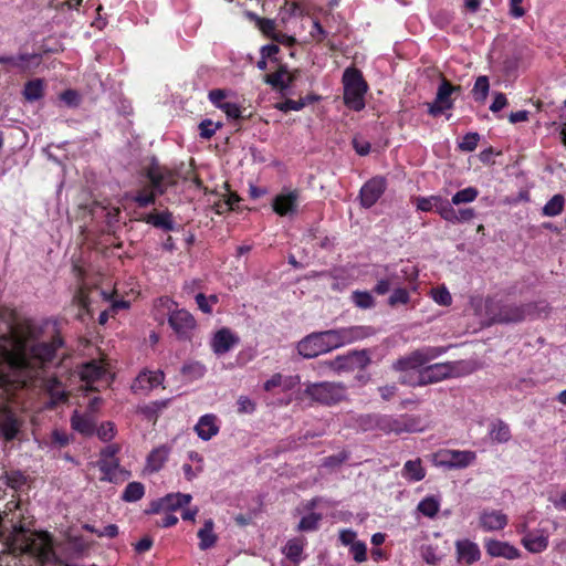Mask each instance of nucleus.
I'll use <instances>...</instances> for the list:
<instances>
[{"mask_svg": "<svg viewBox=\"0 0 566 566\" xmlns=\"http://www.w3.org/2000/svg\"><path fill=\"white\" fill-rule=\"evenodd\" d=\"M457 367L454 363H439L422 368L417 373L416 379L400 378L402 384L410 386H423L439 382L448 377L455 375Z\"/></svg>", "mask_w": 566, "mask_h": 566, "instance_id": "1a4fd4ad", "label": "nucleus"}, {"mask_svg": "<svg viewBox=\"0 0 566 566\" xmlns=\"http://www.w3.org/2000/svg\"><path fill=\"white\" fill-rule=\"evenodd\" d=\"M422 559L429 565H436L439 562L436 548L431 545H424L420 549Z\"/></svg>", "mask_w": 566, "mask_h": 566, "instance_id": "6e6d98bb", "label": "nucleus"}, {"mask_svg": "<svg viewBox=\"0 0 566 566\" xmlns=\"http://www.w3.org/2000/svg\"><path fill=\"white\" fill-rule=\"evenodd\" d=\"M490 437L500 443L507 442L511 438L509 426L501 420L493 422L490 429Z\"/></svg>", "mask_w": 566, "mask_h": 566, "instance_id": "ea45409f", "label": "nucleus"}, {"mask_svg": "<svg viewBox=\"0 0 566 566\" xmlns=\"http://www.w3.org/2000/svg\"><path fill=\"white\" fill-rule=\"evenodd\" d=\"M486 553L492 557H503L506 559H515L520 556L518 549L507 542L497 539H488L484 543Z\"/></svg>", "mask_w": 566, "mask_h": 566, "instance_id": "b1692460", "label": "nucleus"}, {"mask_svg": "<svg viewBox=\"0 0 566 566\" xmlns=\"http://www.w3.org/2000/svg\"><path fill=\"white\" fill-rule=\"evenodd\" d=\"M305 394L319 403L333 405L345 398L346 390L340 384L325 381L308 384Z\"/></svg>", "mask_w": 566, "mask_h": 566, "instance_id": "9b49d317", "label": "nucleus"}, {"mask_svg": "<svg viewBox=\"0 0 566 566\" xmlns=\"http://www.w3.org/2000/svg\"><path fill=\"white\" fill-rule=\"evenodd\" d=\"M228 97V92L223 90H213L209 93L210 102L220 109V105L226 104Z\"/></svg>", "mask_w": 566, "mask_h": 566, "instance_id": "052dcab7", "label": "nucleus"}, {"mask_svg": "<svg viewBox=\"0 0 566 566\" xmlns=\"http://www.w3.org/2000/svg\"><path fill=\"white\" fill-rule=\"evenodd\" d=\"M430 295L433 301L441 306H449L452 303V296L449 290L443 285L431 289Z\"/></svg>", "mask_w": 566, "mask_h": 566, "instance_id": "de8ad7c7", "label": "nucleus"}, {"mask_svg": "<svg viewBox=\"0 0 566 566\" xmlns=\"http://www.w3.org/2000/svg\"><path fill=\"white\" fill-rule=\"evenodd\" d=\"M522 544L531 553H541L548 545V537L542 531L530 532L522 538Z\"/></svg>", "mask_w": 566, "mask_h": 566, "instance_id": "c756f323", "label": "nucleus"}, {"mask_svg": "<svg viewBox=\"0 0 566 566\" xmlns=\"http://www.w3.org/2000/svg\"><path fill=\"white\" fill-rule=\"evenodd\" d=\"M343 86L345 105L355 112L364 109L368 86L360 71L353 67L346 69L343 74Z\"/></svg>", "mask_w": 566, "mask_h": 566, "instance_id": "20e7f679", "label": "nucleus"}, {"mask_svg": "<svg viewBox=\"0 0 566 566\" xmlns=\"http://www.w3.org/2000/svg\"><path fill=\"white\" fill-rule=\"evenodd\" d=\"M219 126H220L219 124H214L212 120L207 119V120L201 122V124L199 125L200 136L202 138L209 139L210 137L213 136V134L219 128Z\"/></svg>", "mask_w": 566, "mask_h": 566, "instance_id": "4d7b16f0", "label": "nucleus"}, {"mask_svg": "<svg viewBox=\"0 0 566 566\" xmlns=\"http://www.w3.org/2000/svg\"><path fill=\"white\" fill-rule=\"evenodd\" d=\"M446 352L447 348L444 347H422L398 359L394 364V368L399 371H411L409 376H402L401 378L416 379L417 373L422 369V366L443 355Z\"/></svg>", "mask_w": 566, "mask_h": 566, "instance_id": "39448f33", "label": "nucleus"}, {"mask_svg": "<svg viewBox=\"0 0 566 566\" xmlns=\"http://www.w3.org/2000/svg\"><path fill=\"white\" fill-rule=\"evenodd\" d=\"M353 303L359 308H371L375 305V298L370 292L367 291H354L352 293Z\"/></svg>", "mask_w": 566, "mask_h": 566, "instance_id": "c03bdc74", "label": "nucleus"}, {"mask_svg": "<svg viewBox=\"0 0 566 566\" xmlns=\"http://www.w3.org/2000/svg\"><path fill=\"white\" fill-rule=\"evenodd\" d=\"M71 427L83 436H91L95 431V416L90 412L74 411L71 417Z\"/></svg>", "mask_w": 566, "mask_h": 566, "instance_id": "a878e982", "label": "nucleus"}, {"mask_svg": "<svg viewBox=\"0 0 566 566\" xmlns=\"http://www.w3.org/2000/svg\"><path fill=\"white\" fill-rule=\"evenodd\" d=\"M81 380L86 384V389L98 390L106 387L112 380L108 364L104 360H92L83 365L80 371Z\"/></svg>", "mask_w": 566, "mask_h": 566, "instance_id": "9d476101", "label": "nucleus"}, {"mask_svg": "<svg viewBox=\"0 0 566 566\" xmlns=\"http://www.w3.org/2000/svg\"><path fill=\"white\" fill-rule=\"evenodd\" d=\"M170 449L166 446H160L154 449L147 458L146 469L150 472L159 471L167 461Z\"/></svg>", "mask_w": 566, "mask_h": 566, "instance_id": "7c9ffc66", "label": "nucleus"}, {"mask_svg": "<svg viewBox=\"0 0 566 566\" xmlns=\"http://www.w3.org/2000/svg\"><path fill=\"white\" fill-rule=\"evenodd\" d=\"M160 304L169 312V324L171 328L181 337H187L189 333L196 327V319L185 310H171L175 303L168 298H160Z\"/></svg>", "mask_w": 566, "mask_h": 566, "instance_id": "f8f14e48", "label": "nucleus"}, {"mask_svg": "<svg viewBox=\"0 0 566 566\" xmlns=\"http://www.w3.org/2000/svg\"><path fill=\"white\" fill-rule=\"evenodd\" d=\"M376 426L387 433H401L408 431L407 419L405 417L380 416L377 417Z\"/></svg>", "mask_w": 566, "mask_h": 566, "instance_id": "cd10ccee", "label": "nucleus"}, {"mask_svg": "<svg viewBox=\"0 0 566 566\" xmlns=\"http://www.w3.org/2000/svg\"><path fill=\"white\" fill-rule=\"evenodd\" d=\"M301 379L297 375H282L280 373L274 374L263 385L265 391H282L286 392L295 388L300 384Z\"/></svg>", "mask_w": 566, "mask_h": 566, "instance_id": "5701e85b", "label": "nucleus"}, {"mask_svg": "<svg viewBox=\"0 0 566 566\" xmlns=\"http://www.w3.org/2000/svg\"><path fill=\"white\" fill-rule=\"evenodd\" d=\"M181 373L190 379H199L206 374V367L198 361H190L182 366Z\"/></svg>", "mask_w": 566, "mask_h": 566, "instance_id": "49530a36", "label": "nucleus"}, {"mask_svg": "<svg viewBox=\"0 0 566 566\" xmlns=\"http://www.w3.org/2000/svg\"><path fill=\"white\" fill-rule=\"evenodd\" d=\"M190 494H184V493H171L167 494L166 496L153 502L151 504V512L153 513H159L161 511H176L187 504L191 501Z\"/></svg>", "mask_w": 566, "mask_h": 566, "instance_id": "412c9836", "label": "nucleus"}, {"mask_svg": "<svg viewBox=\"0 0 566 566\" xmlns=\"http://www.w3.org/2000/svg\"><path fill=\"white\" fill-rule=\"evenodd\" d=\"M303 548V539L294 538L287 542L284 548V553L290 559L297 562L301 557Z\"/></svg>", "mask_w": 566, "mask_h": 566, "instance_id": "09e8293b", "label": "nucleus"}, {"mask_svg": "<svg viewBox=\"0 0 566 566\" xmlns=\"http://www.w3.org/2000/svg\"><path fill=\"white\" fill-rule=\"evenodd\" d=\"M237 405L240 413H252L255 410V403L247 396H240Z\"/></svg>", "mask_w": 566, "mask_h": 566, "instance_id": "bf43d9fd", "label": "nucleus"}, {"mask_svg": "<svg viewBox=\"0 0 566 566\" xmlns=\"http://www.w3.org/2000/svg\"><path fill=\"white\" fill-rule=\"evenodd\" d=\"M457 559L459 563L472 565L481 558V551L479 545L468 538L459 539L454 544Z\"/></svg>", "mask_w": 566, "mask_h": 566, "instance_id": "4be33fe9", "label": "nucleus"}, {"mask_svg": "<svg viewBox=\"0 0 566 566\" xmlns=\"http://www.w3.org/2000/svg\"><path fill=\"white\" fill-rule=\"evenodd\" d=\"M459 90V86H453L447 80H442L438 87L434 101L427 104L428 113L431 116L437 117L443 114L446 111L451 109L454 102L452 94Z\"/></svg>", "mask_w": 566, "mask_h": 566, "instance_id": "ddd939ff", "label": "nucleus"}, {"mask_svg": "<svg viewBox=\"0 0 566 566\" xmlns=\"http://www.w3.org/2000/svg\"><path fill=\"white\" fill-rule=\"evenodd\" d=\"M476 452L472 450L440 449L431 454L434 467L448 470H462L473 465Z\"/></svg>", "mask_w": 566, "mask_h": 566, "instance_id": "423d86ee", "label": "nucleus"}, {"mask_svg": "<svg viewBox=\"0 0 566 566\" xmlns=\"http://www.w3.org/2000/svg\"><path fill=\"white\" fill-rule=\"evenodd\" d=\"M402 475L409 481H421L426 476V470L421 464V460L416 459L407 461L402 469Z\"/></svg>", "mask_w": 566, "mask_h": 566, "instance_id": "c9c22d12", "label": "nucleus"}, {"mask_svg": "<svg viewBox=\"0 0 566 566\" xmlns=\"http://www.w3.org/2000/svg\"><path fill=\"white\" fill-rule=\"evenodd\" d=\"M147 177L150 181L151 190L145 188L136 195L135 201L139 207H147L154 203L155 196L164 193L177 179L176 174L171 169L158 164H154L148 168Z\"/></svg>", "mask_w": 566, "mask_h": 566, "instance_id": "7ed1b4c3", "label": "nucleus"}, {"mask_svg": "<svg viewBox=\"0 0 566 566\" xmlns=\"http://www.w3.org/2000/svg\"><path fill=\"white\" fill-rule=\"evenodd\" d=\"M322 333L327 350L339 348L370 335V328L365 326H349L338 329H329Z\"/></svg>", "mask_w": 566, "mask_h": 566, "instance_id": "6e6552de", "label": "nucleus"}, {"mask_svg": "<svg viewBox=\"0 0 566 566\" xmlns=\"http://www.w3.org/2000/svg\"><path fill=\"white\" fill-rule=\"evenodd\" d=\"M220 109L223 111L229 118L237 119L241 117V109L235 103L228 101L226 104L220 105Z\"/></svg>", "mask_w": 566, "mask_h": 566, "instance_id": "e2e57ef3", "label": "nucleus"}, {"mask_svg": "<svg viewBox=\"0 0 566 566\" xmlns=\"http://www.w3.org/2000/svg\"><path fill=\"white\" fill-rule=\"evenodd\" d=\"M440 509V499L433 495L424 497L419 504H418V511L427 516V517H434Z\"/></svg>", "mask_w": 566, "mask_h": 566, "instance_id": "4c0bfd02", "label": "nucleus"}, {"mask_svg": "<svg viewBox=\"0 0 566 566\" xmlns=\"http://www.w3.org/2000/svg\"><path fill=\"white\" fill-rule=\"evenodd\" d=\"M386 189V180L382 177H375L368 180L360 189V203L365 208L373 207Z\"/></svg>", "mask_w": 566, "mask_h": 566, "instance_id": "2eb2a0df", "label": "nucleus"}, {"mask_svg": "<svg viewBox=\"0 0 566 566\" xmlns=\"http://www.w3.org/2000/svg\"><path fill=\"white\" fill-rule=\"evenodd\" d=\"M479 196V191L474 187L464 188L455 192L451 199V205L459 206L462 203L473 202Z\"/></svg>", "mask_w": 566, "mask_h": 566, "instance_id": "a19ab883", "label": "nucleus"}, {"mask_svg": "<svg viewBox=\"0 0 566 566\" xmlns=\"http://www.w3.org/2000/svg\"><path fill=\"white\" fill-rule=\"evenodd\" d=\"M44 82L40 78L29 81L23 91L25 99L29 102L38 101L43 95Z\"/></svg>", "mask_w": 566, "mask_h": 566, "instance_id": "58836bf2", "label": "nucleus"}, {"mask_svg": "<svg viewBox=\"0 0 566 566\" xmlns=\"http://www.w3.org/2000/svg\"><path fill=\"white\" fill-rule=\"evenodd\" d=\"M0 541L12 553L29 554L41 564L55 559L53 539L48 532L27 530L22 524L7 522L0 516Z\"/></svg>", "mask_w": 566, "mask_h": 566, "instance_id": "f03ea898", "label": "nucleus"}, {"mask_svg": "<svg viewBox=\"0 0 566 566\" xmlns=\"http://www.w3.org/2000/svg\"><path fill=\"white\" fill-rule=\"evenodd\" d=\"M507 522V515L501 510L484 509L479 514V526L485 532L501 531Z\"/></svg>", "mask_w": 566, "mask_h": 566, "instance_id": "f3484780", "label": "nucleus"}, {"mask_svg": "<svg viewBox=\"0 0 566 566\" xmlns=\"http://www.w3.org/2000/svg\"><path fill=\"white\" fill-rule=\"evenodd\" d=\"M44 388L51 396L52 403H59L65 400L66 391L63 384L56 378H48L44 381Z\"/></svg>", "mask_w": 566, "mask_h": 566, "instance_id": "e433bc0d", "label": "nucleus"}, {"mask_svg": "<svg viewBox=\"0 0 566 566\" xmlns=\"http://www.w3.org/2000/svg\"><path fill=\"white\" fill-rule=\"evenodd\" d=\"M219 429L220 427L218 418L212 413L201 416L197 424L195 426V431L197 432L198 437L203 441H208L212 437L217 436Z\"/></svg>", "mask_w": 566, "mask_h": 566, "instance_id": "393cba45", "label": "nucleus"}, {"mask_svg": "<svg viewBox=\"0 0 566 566\" xmlns=\"http://www.w3.org/2000/svg\"><path fill=\"white\" fill-rule=\"evenodd\" d=\"M98 467L102 472V481L119 483L125 481L129 476V472L119 465L118 459L99 460Z\"/></svg>", "mask_w": 566, "mask_h": 566, "instance_id": "aec40b11", "label": "nucleus"}, {"mask_svg": "<svg viewBox=\"0 0 566 566\" xmlns=\"http://www.w3.org/2000/svg\"><path fill=\"white\" fill-rule=\"evenodd\" d=\"M41 63V55L35 53H22L11 55L10 67L20 73H28L36 69Z\"/></svg>", "mask_w": 566, "mask_h": 566, "instance_id": "bb28decb", "label": "nucleus"}, {"mask_svg": "<svg viewBox=\"0 0 566 566\" xmlns=\"http://www.w3.org/2000/svg\"><path fill=\"white\" fill-rule=\"evenodd\" d=\"M493 301L486 300V316L493 323H517L532 316L537 308V304H505L500 307L497 313L492 310Z\"/></svg>", "mask_w": 566, "mask_h": 566, "instance_id": "0eeeda50", "label": "nucleus"}, {"mask_svg": "<svg viewBox=\"0 0 566 566\" xmlns=\"http://www.w3.org/2000/svg\"><path fill=\"white\" fill-rule=\"evenodd\" d=\"M401 282H390L389 279H379L377 284L375 285L374 291L378 295H385L388 293L394 286L400 285Z\"/></svg>", "mask_w": 566, "mask_h": 566, "instance_id": "13d9d810", "label": "nucleus"}, {"mask_svg": "<svg viewBox=\"0 0 566 566\" xmlns=\"http://www.w3.org/2000/svg\"><path fill=\"white\" fill-rule=\"evenodd\" d=\"M448 200L443 199L440 196H430V197H418L416 199L417 209L420 211H431L436 209V211L441 216V209L444 205H448Z\"/></svg>", "mask_w": 566, "mask_h": 566, "instance_id": "473e14b6", "label": "nucleus"}, {"mask_svg": "<svg viewBox=\"0 0 566 566\" xmlns=\"http://www.w3.org/2000/svg\"><path fill=\"white\" fill-rule=\"evenodd\" d=\"M145 488L139 482H130L125 488L122 499L126 502H136L144 496Z\"/></svg>", "mask_w": 566, "mask_h": 566, "instance_id": "37998d69", "label": "nucleus"}, {"mask_svg": "<svg viewBox=\"0 0 566 566\" xmlns=\"http://www.w3.org/2000/svg\"><path fill=\"white\" fill-rule=\"evenodd\" d=\"M297 352L304 358H314L318 355L328 353L325 340L322 339V333H312L304 337L297 344Z\"/></svg>", "mask_w": 566, "mask_h": 566, "instance_id": "dca6fc26", "label": "nucleus"}, {"mask_svg": "<svg viewBox=\"0 0 566 566\" xmlns=\"http://www.w3.org/2000/svg\"><path fill=\"white\" fill-rule=\"evenodd\" d=\"M20 421L11 413L4 416L0 422V433L7 440H13L20 431Z\"/></svg>", "mask_w": 566, "mask_h": 566, "instance_id": "72a5a7b5", "label": "nucleus"}, {"mask_svg": "<svg viewBox=\"0 0 566 566\" xmlns=\"http://www.w3.org/2000/svg\"><path fill=\"white\" fill-rule=\"evenodd\" d=\"M164 380V374L159 370H143L132 384V390L137 395H146Z\"/></svg>", "mask_w": 566, "mask_h": 566, "instance_id": "a211bd4d", "label": "nucleus"}, {"mask_svg": "<svg viewBox=\"0 0 566 566\" xmlns=\"http://www.w3.org/2000/svg\"><path fill=\"white\" fill-rule=\"evenodd\" d=\"M565 198L563 195H555L552 199L543 207V214L546 217L558 216L564 208Z\"/></svg>", "mask_w": 566, "mask_h": 566, "instance_id": "79ce46f5", "label": "nucleus"}, {"mask_svg": "<svg viewBox=\"0 0 566 566\" xmlns=\"http://www.w3.org/2000/svg\"><path fill=\"white\" fill-rule=\"evenodd\" d=\"M410 301V294L407 289L401 287L400 285L394 286L392 293L388 298V304L392 307L399 304H408Z\"/></svg>", "mask_w": 566, "mask_h": 566, "instance_id": "a18cd8bd", "label": "nucleus"}, {"mask_svg": "<svg viewBox=\"0 0 566 566\" xmlns=\"http://www.w3.org/2000/svg\"><path fill=\"white\" fill-rule=\"evenodd\" d=\"M349 553L357 563H363L367 559V546L364 542L358 541L349 547Z\"/></svg>", "mask_w": 566, "mask_h": 566, "instance_id": "603ef678", "label": "nucleus"}, {"mask_svg": "<svg viewBox=\"0 0 566 566\" xmlns=\"http://www.w3.org/2000/svg\"><path fill=\"white\" fill-rule=\"evenodd\" d=\"M4 334L0 336V387L24 386L39 375L62 345L59 337L43 340L46 323L27 319L13 325L4 313Z\"/></svg>", "mask_w": 566, "mask_h": 566, "instance_id": "f257e3e1", "label": "nucleus"}, {"mask_svg": "<svg viewBox=\"0 0 566 566\" xmlns=\"http://www.w3.org/2000/svg\"><path fill=\"white\" fill-rule=\"evenodd\" d=\"M213 521L207 520L205 521L203 526L199 530L198 537L200 539V549L206 551L216 544L217 535L213 532Z\"/></svg>", "mask_w": 566, "mask_h": 566, "instance_id": "f704fd0d", "label": "nucleus"}, {"mask_svg": "<svg viewBox=\"0 0 566 566\" xmlns=\"http://www.w3.org/2000/svg\"><path fill=\"white\" fill-rule=\"evenodd\" d=\"M61 99L67 105V106H75L78 103V94L73 90H67L64 93L61 94Z\"/></svg>", "mask_w": 566, "mask_h": 566, "instance_id": "774afa93", "label": "nucleus"}, {"mask_svg": "<svg viewBox=\"0 0 566 566\" xmlns=\"http://www.w3.org/2000/svg\"><path fill=\"white\" fill-rule=\"evenodd\" d=\"M120 447L118 444H108L101 451L99 460H113L117 459V453L119 452Z\"/></svg>", "mask_w": 566, "mask_h": 566, "instance_id": "69168bd1", "label": "nucleus"}, {"mask_svg": "<svg viewBox=\"0 0 566 566\" xmlns=\"http://www.w3.org/2000/svg\"><path fill=\"white\" fill-rule=\"evenodd\" d=\"M441 210V218L452 223L469 221L473 219L475 216L474 210L472 208L455 210L453 206L450 203V201L448 202V205H444V207H442Z\"/></svg>", "mask_w": 566, "mask_h": 566, "instance_id": "c85d7f7f", "label": "nucleus"}, {"mask_svg": "<svg viewBox=\"0 0 566 566\" xmlns=\"http://www.w3.org/2000/svg\"><path fill=\"white\" fill-rule=\"evenodd\" d=\"M319 520V514L311 513L301 520L298 528L302 531H313L317 527Z\"/></svg>", "mask_w": 566, "mask_h": 566, "instance_id": "5fc2aeb1", "label": "nucleus"}, {"mask_svg": "<svg viewBox=\"0 0 566 566\" xmlns=\"http://www.w3.org/2000/svg\"><path fill=\"white\" fill-rule=\"evenodd\" d=\"M293 74L285 67L281 66L277 71L268 74L265 77V82L276 88H286L293 82Z\"/></svg>", "mask_w": 566, "mask_h": 566, "instance_id": "2f4dec72", "label": "nucleus"}, {"mask_svg": "<svg viewBox=\"0 0 566 566\" xmlns=\"http://www.w3.org/2000/svg\"><path fill=\"white\" fill-rule=\"evenodd\" d=\"M239 336L230 328L222 327L211 338V348L214 354L223 355L239 344Z\"/></svg>", "mask_w": 566, "mask_h": 566, "instance_id": "6ab92c4d", "label": "nucleus"}, {"mask_svg": "<svg viewBox=\"0 0 566 566\" xmlns=\"http://www.w3.org/2000/svg\"><path fill=\"white\" fill-rule=\"evenodd\" d=\"M479 139L478 133H468L459 143V147L464 151H473L478 146Z\"/></svg>", "mask_w": 566, "mask_h": 566, "instance_id": "864d4df0", "label": "nucleus"}, {"mask_svg": "<svg viewBox=\"0 0 566 566\" xmlns=\"http://www.w3.org/2000/svg\"><path fill=\"white\" fill-rule=\"evenodd\" d=\"M300 203V191L285 189L274 197L272 207L280 217H294L298 211Z\"/></svg>", "mask_w": 566, "mask_h": 566, "instance_id": "4468645a", "label": "nucleus"}, {"mask_svg": "<svg viewBox=\"0 0 566 566\" xmlns=\"http://www.w3.org/2000/svg\"><path fill=\"white\" fill-rule=\"evenodd\" d=\"M357 534L350 528H345L339 532V541L343 545L352 547L353 544L357 543Z\"/></svg>", "mask_w": 566, "mask_h": 566, "instance_id": "680f3d73", "label": "nucleus"}, {"mask_svg": "<svg viewBox=\"0 0 566 566\" xmlns=\"http://www.w3.org/2000/svg\"><path fill=\"white\" fill-rule=\"evenodd\" d=\"M304 107V103L300 101L286 99L284 102L277 103L276 108L282 112L289 111H300Z\"/></svg>", "mask_w": 566, "mask_h": 566, "instance_id": "0e129e2a", "label": "nucleus"}, {"mask_svg": "<svg viewBox=\"0 0 566 566\" xmlns=\"http://www.w3.org/2000/svg\"><path fill=\"white\" fill-rule=\"evenodd\" d=\"M489 80L486 76H479L473 86V95L476 101L483 102L489 93Z\"/></svg>", "mask_w": 566, "mask_h": 566, "instance_id": "8fccbe9b", "label": "nucleus"}, {"mask_svg": "<svg viewBox=\"0 0 566 566\" xmlns=\"http://www.w3.org/2000/svg\"><path fill=\"white\" fill-rule=\"evenodd\" d=\"M507 105L506 96L503 93H496L490 109L494 113L503 109Z\"/></svg>", "mask_w": 566, "mask_h": 566, "instance_id": "338daca9", "label": "nucleus"}, {"mask_svg": "<svg viewBox=\"0 0 566 566\" xmlns=\"http://www.w3.org/2000/svg\"><path fill=\"white\" fill-rule=\"evenodd\" d=\"M96 433L102 441H111L116 434L115 424L111 421L104 422L96 429Z\"/></svg>", "mask_w": 566, "mask_h": 566, "instance_id": "3c124183", "label": "nucleus"}]
</instances>
